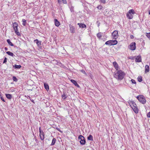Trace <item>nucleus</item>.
Returning <instances> with one entry per match:
<instances>
[{
	"instance_id": "nucleus-23",
	"label": "nucleus",
	"mask_w": 150,
	"mask_h": 150,
	"mask_svg": "<svg viewBox=\"0 0 150 150\" xmlns=\"http://www.w3.org/2000/svg\"><path fill=\"white\" fill-rule=\"evenodd\" d=\"M7 42L9 44V45H11V46H13V44L11 42V41L9 39H8L7 40Z\"/></svg>"
},
{
	"instance_id": "nucleus-11",
	"label": "nucleus",
	"mask_w": 150,
	"mask_h": 150,
	"mask_svg": "<svg viewBox=\"0 0 150 150\" xmlns=\"http://www.w3.org/2000/svg\"><path fill=\"white\" fill-rule=\"evenodd\" d=\"M113 64L116 70H118V66L117 63L115 62H114L113 63Z\"/></svg>"
},
{
	"instance_id": "nucleus-38",
	"label": "nucleus",
	"mask_w": 150,
	"mask_h": 150,
	"mask_svg": "<svg viewBox=\"0 0 150 150\" xmlns=\"http://www.w3.org/2000/svg\"><path fill=\"white\" fill-rule=\"evenodd\" d=\"M7 62V58L6 57H5L4 59V62H3V63H5L6 62Z\"/></svg>"
},
{
	"instance_id": "nucleus-16",
	"label": "nucleus",
	"mask_w": 150,
	"mask_h": 150,
	"mask_svg": "<svg viewBox=\"0 0 150 150\" xmlns=\"http://www.w3.org/2000/svg\"><path fill=\"white\" fill-rule=\"evenodd\" d=\"M112 45H115L117 44V41L116 40H111Z\"/></svg>"
},
{
	"instance_id": "nucleus-49",
	"label": "nucleus",
	"mask_w": 150,
	"mask_h": 150,
	"mask_svg": "<svg viewBox=\"0 0 150 150\" xmlns=\"http://www.w3.org/2000/svg\"><path fill=\"white\" fill-rule=\"evenodd\" d=\"M99 23L98 25V26H99Z\"/></svg>"
},
{
	"instance_id": "nucleus-33",
	"label": "nucleus",
	"mask_w": 150,
	"mask_h": 150,
	"mask_svg": "<svg viewBox=\"0 0 150 150\" xmlns=\"http://www.w3.org/2000/svg\"><path fill=\"white\" fill-rule=\"evenodd\" d=\"M146 35L147 37L150 40V33H146Z\"/></svg>"
},
{
	"instance_id": "nucleus-26",
	"label": "nucleus",
	"mask_w": 150,
	"mask_h": 150,
	"mask_svg": "<svg viewBox=\"0 0 150 150\" xmlns=\"http://www.w3.org/2000/svg\"><path fill=\"white\" fill-rule=\"evenodd\" d=\"M62 98L64 100L67 97V95L65 93H63V94L62 95Z\"/></svg>"
},
{
	"instance_id": "nucleus-36",
	"label": "nucleus",
	"mask_w": 150,
	"mask_h": 150,
	"mask_svg": "<svg viewBox=\"0 0 150 150\" xmlns=\"http://www.w3.org/2000/svg\"><path fill=\"white\" fill-rule=\"evenodd\" d=\"M97 8L98 9L101 10L103 8V6L101 5H99L97 7Z\"/></svg>"
},
{
	"instance_id": "nucleus-35",
	"label": "nucleus",
	"mask_w": 150,
	"mask_h": 150,
	"mask_svg": "<svg viewBox=\"0 0 150 150\" xmlns=\"http://www.w3.org/2000/svg\"><path fill=\"white\" fill-rule=\"evenodd\" d=\"M131 81H132V84H136V82L134 80L132 79L131 80Z\"/></svg>"
},
{
	"instance_id": "nucleus-43",
	"label": "nucleus",
	"mask_w": 150,
	"mask_h": 150,
	"mask_svg": "<svg viewBox=\"0 0 150 150\" xmlns=\"http://www.w3.org/2000/svg\"><path fill=\"white\" fill-rule=\"evenodd\" d=\"M133 107L134 108L135 107H137V105L134 102V103L133 104Z\"/></svg>"
},
{
	"instance_id": "nucleus-37",
	"label": "nucleus",
	"mask_w": 150,
	"mask_h": 150,
	"mask_svg": "<svg viewBox=\"0 0 150 150\" xmlns=\"http://www.w3.org/2000/svg\"><path fill=\"white\" fill-rule=\"evenodd\" d=\"M74 8L72 6L70 8V10L71 12H74Z\"/></svg>"
},
{
	"instance_id": "nucleus-2",
	"label": "nucleus",
	"mask_w": 150,
	"mask_h": 150,
	"mask_svg": "<svg viewBox=\"0 0 150 150\" xmlns=\"http://www.w3.org/2000/svg\"><path fill=\"white\" fill-rule=\"evenodd\" d=\"M18 24L16 22H15L13 23V27L15 33L17 35L20 36H21V34L19 32L18 28Z\"/></svg>"
},
{
	"instance_id": "nucleus-27",
	"label": "nucleus",
	"mask_w": 150,
	"mask_h": 150,
	"mask_svg": "<svg viewBox=\"0 0 150 150\" xmlns=\"http://www.w3.org/2000/svg\"><path fill=\"white\" fill-rule=\"evenodd\" d=\"M13 67H15V68L20 69L21 67V66L20 65L15 64L14 66H13Z\"/></svg>"
},
{
	"instance_id": "nucleus-9",
	"label": "nucleus",
	"mask_w": 150,
	"mask_h": 150,
	"mask_svg": "<svg viewBox=\"0 0 150 150\" xmlns=\"http://www.w3.org/2000/svg\"><path fill=\"white\" fill-rule=\"evenodd\" d=\"M77 25H79L80 28H86V25L85 24H83L82 23H78L77 24Z\"/></svg>"
},
{
	"instance_id": "nucleus-45",
	"label": "nucleus",
	"mask_w": 150,
	"mask_h": 150,
	"mask_svg": "<svg viewBox=\"0 0 150 150\" xmlns=\"http://www.w3.org/2000/svg\"><path fill=\"white\" fill-rule=\"evenodd\" d=\"M130 37L131 38V39H133L134 38V36L132 35H130Z\"/></svg>"
},
{
	"instance_id": "nucleus-20",
	"label": "nucleus",
	"mask_w": 150,
	"mask_h": 150,
	"mask_svg": "<svg viewBox=\"0 0 150 150\" xmlns=\"http://www.w3.org/2000/svg\"><path fill=\"white\" fill-rule=\"evenodd\" d=\"M44 87L45 88V89L47 90L48 91L49 90V86L46 83H44Z\"/></svg>"
},
{
	"instance_id": "nucleus-24",
	"label": "nucleus",
	"mask_w": 150,
	"mask_h": 150,
	"mask_svg": "<svg viewBox=\"0 0 150 150\" xmlns=\"http://www.w3.org/2000/svg\"><path fill=\"white\" fill-rule=\"evenodd\" d=\"M56 141V139L55 138H53L52 139V142L51 144V146L53 145L54 144Z\"/></svg>"
},
{
	"instance_id": "nucleus-3",
	"label": "nucleus",
	"mask_w": 150,
	"mask_h": 150,
	"mask_svg": "<svg viewBox=\"0 0 150 150\" xmlns=\"http://www.w3.org/2000/svg\"><path fill=\"white\" fill-rule=\"evenodd\" d=\"M135 13V12L133 9L129 10V11L127 13V17L129 19H131L133 18V14Z\"/></svg>"
},
{
	"instance_id": "nucleus-46",
	"label": "nucleus",
	"mask_w": 150,
	"mask_h": 150,
	"mask_svg": "<svg viewBox=\"0 0 150 150\" xmlns=\"http://www.w3.org/2000/svg\"><path fill=\"white\" fill-rule=\"evenodd\" d=\"M39 131H40V132H43L42 131H41V127H40L39 128Z\"/></svg>"
},
{
	"instance_id": "nucleus-12",
	"label": "nucleus",
	"mask_w": 150,
	"mask_h": 150,
	"mask_svg": "<svg viewBox=\"0 0 150 150\" xmlns=\"http://www.w3.org/2000/svg\"><path fill=\"white\" fill-rule=\"evenodd\" d=\"M40 137L42 140H43L44 138V134L43 132H40Z\"/></svg>"
},
{
	"instance_id": "nucleus-44",
	"label": "nucleus",
	"mask_w": 150,
	"mask_h": 150,
	"mask_svg": "<svg viewBox=\"0 0 150 150\" xmlns=\"http://www.w3.org/2000/svg\"><path fill=\"white\" fill-rule=\"evenodd\" d=\"M64 4H66L67 3V1L66 0H62Z\"/></svg>"
},
{
	"instance_id": "nucleus-50",
	"label": "nucleus",
	"mask_w": 150,
	"mask_h": 150,
	"mask_svg": "<svg viewBox=\"0 0 150 150\" xmlns=\"http://www.w3.org/2000/svg\"><path fill=\"white\" fill-rule=\"evenodd\" d=\"M32 102H34V101L33 100L32 101Z\"/></svg>"
},
{
	"instance_id": "nucleus-31",
	"label": "nucleus",
	"mask_w": 150,
	"mask_h": 150,
	"mask_svg": "<svg viewBox=\"0 0 150 150\" xmlns=\"http://www.w3.org/2000/svg\"><path fill=\"white\" fill-rule=\"evenodd\" d=\"M22 21L23 22V26H25L26 25V20L25 19H22Z\"/></svg>"
},
{
	"instance_id": "nucleus-30",
	"label": "nucleus",
	"mask_w": 150,
	"mask_h": 150,
	"mask_svg": "<svg viewBox=\"0 0 150 150\" xmlns=\"http://www.w3.org/2000/svg\"><path fill=\"white\" fill-rule=\"evenodd\" d=\"M97 36L98 38L100 39L102 36L101 33H98L97 35Z\"/></svg>"
},
{
	"instance_id": "nucleus-15",
	"label": "nucleus",
	"mask_w": 150,
	"mask_h": 150,
	"mask_svg": "<svg viewBox=\"0 0 150 150\" xmlns=\"http://www.w3.org/2000/svg\"><path fill=\"white\" fill-rule=\"evenodd\" d=\"M128 103L130 106L132 108H133V105L134 102V101H131L130 100H129L128 101Z\"/></svg>"
},
{
	"instance_id": "nucleus-25",
	"label": "nucleus",
	"mask_w": 150,
	"mask_h": 150,
	"mask_svg": "<svg viewBox=\"0 0 150 150\" xmlns=\"http://www.w3.org/2000/svg\"><path fill=\"white\" fill-rule=\"evenodd\" d=\"M105 44L110 46H111L112 45L111 40H109L106 42L105 43Z\"/></svg>"
},
{
	"instance_id": "nucleus-47",
	"label": "nucleus",
	"mask_w": 150,
	"mask_h": 150,
	"mask_svg": "<svg viewBox=\"0 0 150 150\" xmlns=\"http://www.w3.org/2000/svg\"><path fill=\"white\" fill-rule=\"evenodd\" d=\"M4 49H5V50H6V51H7L8 50V48L6 47H5L4 48Z\"/></svg>"
},
{
	"instance_id": "nucleus-29",
	"label": "nucleus",
	"mask_w": 150,
	"mask_h": 150,
	"mask_svg": "<svg viewBox=\"0 0 150 150\" xmlns=\"http://www.w3.org/2000/svg\"><path fill=\"white\" fill-rule=\"evenodd\" d=\"M70 28V31L71 33H73V29H74V27L71 25H69Z\"/></svg>"
},
{
	"instance_id": "nucleus-28",
	"label": "nucleus",
	"mask_w": 150,
	"mask_h": 150,
	"mask_svg": "<svg viewBox=\"0 0 150 150\" xmlns=\"http://www.w3.org/2000/svg\"><path fill=\"white\" fill-rule=\"evenodd\" d=\"M137 80L139 82H141L142 80V76H139L137 78Z\"/></svg>"
},
{
	"instance_id": "nucleus-4",
	"label": "nucleus",
	"mask_w": 150,
	"mask_h": 150,
	"mask_svg": "<svg viewBox=\"0 0 150 150\" xmlns=\"http://www.w3.org/2000/svg\"><path fill=\"white\" fill-rule=\"evenodd\" d=\"M137 98L138 100L142 104H145L146 103V100L144 96L142 95L138 96Z\"/></svg>"
},
{
	"instance_id": "nucleus-22",
	"label": "nucleus",
	"mask_w": 150,
	"mask_h": 150,
	"mask_svg": "<svg viewBox=\"0 0 150 150\" xmlns=\"http://www.w3.org/2000/svg\"><path fill=\"white\" fill-rule=\"evenodd\" d=\"M88 140L92 141L93 140V137L92 135H90L87 137Z\"/></svg>"
},
{
	"instance_id": "nucleus-42",
	"label": "nucleus",
	"mask_w": 150,
	"mask_h": 150,
	"mask_svg": "<svg viewBox=\"0 0 150 150\" xmlns=\"http://www.w3.org/2000/svg\"><path fill=\"white\" fill-rule=\"evenodd\" d=\"M81 71L83 73L85 74H86V72L83 69L81 70Z\"/></svg>"
},
{
	"instance_id": "nucleus-18",
	"label": "nucleus",
	"mask_w": 150,
	"mask_h": 150,
	"mask_svg": "<svg viewBox=\"0 0 150 150\" xmlns=\"http://www.w3.org/2000/svg\"><path fill=\"white\" fill-rule=\"evenodd\" d=\"M5 95L6 98L8 99H11L12 98V96L11 94H6Z\"/></svg>"
},
{
	"instance_id": "nucleus-19",
	"label": "nucleus",
	"mask_w": 150,
	"mask_h": 150,
	"mask_svg": "<svg viewBox=\"0 0 150 150\" xmlns=\"http://www.w3.org/2000/svg\"><path fill=\"white\" fill-rule=\"evenodd\" d=\"M6 53L8 54L11 56L13 57L14 56H15L13 53L10 51H7L6 52Z\"/></svg>"
},
{
	"instance_id": "nucleus-40",
	"label": "nucleus",
	"mask_w": 150,
	"mask_h": 150,
	"mask_svg": "<svg viewBox=\"0 0 150 150\" xmlns=\"http://www.w3.org/2000/svg\"><path fill=\"white\" fill-rule=\"evenodd\" d=\"M56 129L58 130V131H59V132H62V131L58 128H57V127L56 128Z\"/></svg>"
},
{
	"instance_id": "nucleus-32",
	"label": "nucleus",
	"mask_w": 150,
	"mask_h": 150,
	"mask_svg": "<svg viewBox=\"0 0 150 150\" xmlns=\"http://www.w3.org/2000/svg\"><path fill=\"white\" fill-rule=\"evenodd\" d=\"M99 1L101 3L105 4L106 3L105 0H99Z\"/></svg>"
},
{
	"instance_id": "nucleus-7",
	"label": "nucleus",
	"mask_w": 150,
	"mask_h": 150,
	"mask_svg": "<svg viewBox=\"0 0 150 150\" xmlns=\"http://www.w3.org/2000/svg\"><path fill=\"white\" fill-rule=\"evenodd\" d=\"M112 35L113 38L115 39H116L118 37V31L117 30H115L112 33Z\"/></svg>"
},
{
	"instance_id": "nucleus-21",
	"label": "nucleus",
	"mask_w": 150,
	"mask_h": 150,
	"mask_svg": "<svg viewBox=\"0 0 150 150\" xmlns=\"http://www.w3.org/2000/svg\"><path fill=\"white\" fill-rule=\"evenodd\" d=\"M34 41L36 42V44L38 46L41 45V41H39L38 40L36 39L34 40Z\"/></svg>"
},
{
	"instance_id": "nucleus-41",
	"label": "nucleus",
	"mask_w": 150,
	"mask_h": 150,
	"mask_svg": "<svg viewBox=\"0 0 150 150\" xmlns=\"http://www.w3.org/2000/svg\"><path fill=\"white\" fill-rule=\"evenodd\" d=\"M147 116L148 117H150V112L148 113L147 114Z\"/></svg>"
},
{
	"instance_id": "nucleus-5",
	"label": "nucleus",
	"mask_w": 150,
	"mask_h": 150,
	"mask_svg": "<svg viewBox=\"0 0 150 150\" xmlns=\"http://www.w3.org/2000/svg\"><path fill=\"white\" fill-rule=\"evenodd\" d=\"M79 140L80 144L82 145H84L86 142L84 137L82 135H80L78 137Z\"/></svg>"
},
{
	"instance_id": "nucleus-34",
	"label": "nucleus",
	"mask_w": 150,
	"mask_h": 150,
	"mask_svg": "<svg viewBox=\"0 0 150 150\" xmlns=\"http://www.w3.org/2000/svg\"><path fill=\"white\" fill-rule=\"evenodd\" d=\"M13 80L16 82L18 81L17 79L15 76H13Z\"/></svg>"
},
{
	"instance_id": "nucleus-17",
	"label": "nucleus",
	"mask_w": 150,
	"mask_h": 150,
	"mask_svg": "<svg viewBox=\"0 0 150 150\" xmlns=\"http://www.w3.org/2000/svg\"><path fill=\"white\" fill-rule=\"evenodd\" d=\"M132 108L134 110V111L135 112V113H137L138 112V109L137 108V107H135L134 108Z\"/></svg>"
},
{
	"instance_id": "nucleus-10",
	"label": "nucleus",
	"mask_w": 150,
	"mask_h": 150,
	"mask_svg": "<svg viewBox=\"0 0 150 150\" xmlns=\"http://www.w3.org/2000/svg\"><path fill=\"white\" fill-rule=\"evenodd\" d=\"M71 82L72 83L76 86L78 87H79V85L77 84V82L73 79H71L70 80Z\"/></svg>"
},
{
	"instance_id": "nucleus-13",
	"label": "nucleus",
	"mask_w": 150,
	"mask_h": 150,
	"mask_svg": "<svg viewBox=\"0 0 150 150\" xmlns=\"http://www.w3.org/2000/svg\"><path fill=\"white\" fill-rule=\"evenodd\" d=\"M54 23L55 25L57 26L58 27L60 25L59 22L57 19H54Z\"/></svg>"
},
{
	"instance_id": "nucleus-39",
	"label": "nucleus",
	"mask_w": 150,
	"mask_h": 150,
	"mask_svg": "<svg viewBox=\"0 0 150 150\" xmlns=\"http://www.w3.org/2000/svg\"><path fill=\"white\" fill-rule=\"evenodd\" d=\"M1 96V95H0ZM1 98V100L3 101V102H5V101L4 100V98L2 96H0Z\"/></svg>"
},
{
	"instance_id": "nucleus-1",
	"label": "nucleus",
	"mask_w": 150,
	"mask_h": 150,
	"mask_svg": "<svg viewBox=\"0 0 150 150\" xmlns=\"http://www.w3.org/2000/svg\"><path fill=\"white\" fill-rule=\"evenodd\" d=\"M125 73L122 70H117L114 73V76L118 80H122L125 76Z\"/></svg>"
},
{
	"instance_id": "nucleus-6",
	"label": "nucleus",
	"mask_w": 150,
	"mask_h": 150,
	"mask_svg": "<svg viewBox=\"0 0 150 150\" xmlns=\"http://www.w3.org/2000/svg\"><path fill=\"white\" fill-rule=\"evenodd\" d=\"M136 44L134 42L131 43L129 46V48L131 50H135L136 47Z\"/></svg>"
},
{
	"instance_id": "nucleus-14",
	"label": "nucleus",
	"mask_w": 150,
	"mask_h": 150,
	"mask_svg": "<svg viewBox=\"0 0 150 150\" xmlns=\"http://www.w3.org/2000/svg\"><path fill=\"white\" fill-rule=\"evenodd\" d=\"M149 66L146 65L145 67V72L147 73L149 72Z\"/></svg>"
},
{
	"instance_id": "nucleus-8",
	"label": "nucleus",
	"mask_w": 150,
	"mask_h": 150,
	"mask_svg": "<svg viewBox=\"0 0 150 150\" xmlns=\"http://www.w3.org/2000/svg\"><path fill=\"white\" fill-rule=\"evenodd\" d=\"M141 56L139 55L137 56L136 58L135 61L136 62H139L141 61Z\"/></svg>"
},
{
	"instance_id": "nucleus-48",
	"label": "nucleus",
	"mask_w": 150,
	"mask_h": 150,
	"mask_svg": "<svg viewBox=\"0 0 150 150\" xmlns=\"http://www.w3.org/2000/svg\"><path fill=\"white\" fill-rule=\"evenodd\" d=\"M58 3H60L61 2V0H58Z\"/></svg>"
}]
</instances>
